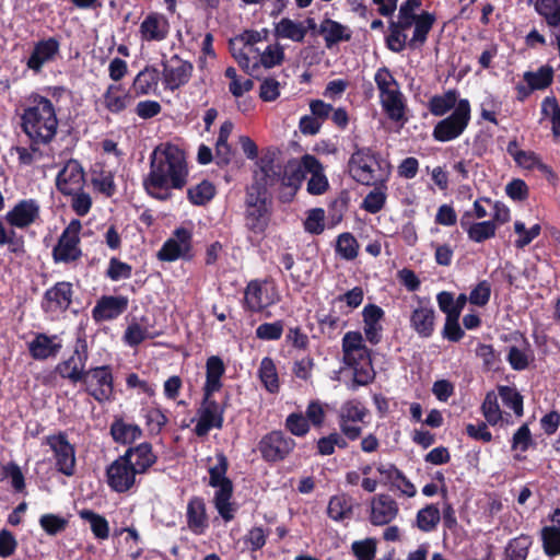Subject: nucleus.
<instances>
[{
	"mask_svg": "<svg viewBox=\"0 0 560 560\" xmlns=\"http://www.w3.org/2000/svg\"><path fill=\"white\" fill-rule=\"evenodd\" d=\"M374 82L380 93V104L387 117L397 122L407 121L406 98L392 71L386 66L378 68L374 74Z\"/></svg>",
	"mask_w": 560,
	"mask_h": 560,
	"instance_id": "obj_4",
	"label": "nucleus"
},
{
	"mask_svg": "<svg viewBox=\"0 0 560 560\" xmlns=\"http://www.w3.org/2000/svg\"><path fill=\"white\" fill-rule=\"evenodd\" d=\"M532 545L527 535H521L511 539L504 549V560H526Z\"/></svg>",
	"mask_w": 560,
	"mask_h": 560,
	"instance_id": "obj_47",
	"label": "nucleus"
},
{
	"mask_svg": "<svg viewBox=\"0 0 560 560\" xmlns=\"http://www.w3.org/2000/svg\"><path fill=\"white\" fill-rule=\"evenodd\" d=\"M325 211L322 208L311 209L304 221V230L313 235H319L325 230Z\"/></svg>",
	"mask_w": 560,
	"mask_h": 560,
	"instance_id": "obj_64",
	"label": "nucleus"
},
{
	"mask_svg": "<svg viewBox=\"0 0 560 560\" xmlns=\"http://www.w3.org/2000/svg\"><path fill=\"white\" fill-rule=\"evenodd\" d=\"M230 399L229 393H225L221 401H217L215 398L202 397L197 409L198 420L194 428V433L198 438L207 436L212 429H223L224 413L231 406Z\"/></svg>",
	"mask_w": 560,
	"mask_h": 560,
	"instance_id": "obj_9",
	"label": "nucleus"
},
{
	"mask_svg": "<svg viewBox=\"0 0 560 560\" xmlns=\"http://www.w3.org/2000/svg\"><path fill=\"white\" fill-rule=\"evenodd\" d=\"M266 284L267 281L259 279L250 280L247 283L242 299V307L245 312L250 314L262 313L279 301L276 288L272 287L269 292Z\"/></svg>",
	"mask_w": 560,
	"mask_h": 560,
	"instance_id": "obj_13",
	"label": "nucleus"
},
{
	"mask_svg": "<svg viewBox=\"0 0 560 560\" xmlns=\"http://www.w3.org/2000/svg\"><path fill=\"white\" fill-rule=\"evenodd\" d=\"M284 428L292 435L298 438L305 436L311 430V425L302 412L290 413L285 418Z\"/></svg>",
	"mask_w": 560,
	"mask_h": 560,
	"instance_id": "obj_60",
	"label": "nucleus"
},
{
	"mask_svg": "<svg viewBox=\"0 0 560 560\" xmlns=\"http://www.w3.org/2000/svg\"><path fill=\"white\" fill-rule=\"evenodd\" d=\"M50 447L58 472L72 477L75 474L77 458L75 447L68 440L65 431L47 435L43 442Z\"/></svg>",
	"mask_w": 560,
	"mask_h": 560,
	"instance_id": "obj_11",
	"label": "nucleus"
},
{
	"mask_svg": "<svg viewBox=\"0 0 560 560\" xmlns=\"http://www.w3.org/2000/svg\"><path fill=\"white\" fill-rule=\"evenodd\" d=\"M81 230L82 224L79 219H72L63 229L51 250L55 264L72 265L81 259L83 256L80 237Z\"/></svg>",
	"mask_w": 560,
	"mask_h": 560,
	"instance_id": "obj_8",
	"label": "nucleus"
},
{
	"mask_svg": "<svg viewBox=\"0 0 560 560\" xmlns=\"http://www.w3.org/2000/svg\"><path fill=\"white\" fill-rule=\"evenodd\" d=\"M258 372L265 388L271 394L277 393L279 390V378L273 361L270 358H264Z\"/></svg>",
	"mask_w": 560,
	"mask_h": 560,
	"instance_id": "obj_50",
	"label": "nucleus"
},
{
	"mask_svg": "<svg viewBox=\"0 0 560 560\" xmlns=\"http://www.w3.org/2000/svg\"><path fill=\"white\" fill-rule=\"evenodd\" d=\"M421 7V0H406L400 4L398 21L395 26L398 28H410L419 14L415 10Z\"/></svg>",
	"mask_w": 560,
	"mask_h": 560,
	"instance_id": "obj_54",
	"label": "nucleus"
},
{
	"mask_svg": "<svg viewBox=\"0 0 560 560\" xmlns=\"http://www.w3.org/2000/svg\"><path fill=\"white\" fill-rule=\"evenodd\" d=\"M161 65L164 88L172 92L186 85L194 71L192 63L182 59L178 55H173L168 59H165V55H163Z\"/></svg>",
	"mask_w": 560,
	"mask_h": 560,
	"instance_id": "obj_14",
	"label": "nucleus"
},
{
	"mask_svg": "<svg viewBox=\"0 0 560 560\" xmlns=\"http://www.w3.org/2000/svg\"><path fill=\"white\" fill-rule=\"evenodd\" d=\"M186 523L195 535H203L209 528V516L202 497L192 495L186 508Z\"/></svg>",
	"mask_w": 560,
	"mask_h": 560,
	"instance_id": "obj_25",
	"label": "nucleus"
},
{
	"mask_svg": "<svg viewBox=\"0 0 560 560\" xmlns=\"http://www.w3.org/2000/svg\"><path fill=\"white\" fill-rule=\"evenodd\" d=\"M214 196L215 187L208 179H203L196 186H191L187 189V199L194 206H205L212 200Z\"/></svg>",
	"mask_w": 560,
	"mask_h": 560,
	"instance_id": "obj_42",
	"label": "nucleus"
},
{
	"mask_svg": "<svg viewBox=\"0 0 560 560\" xmlns=\"http://www.w3.org/2000/svg\"><path fill=\"white\" fill-rule=\"evenodd\" d=\"M343 362L353 369V382L364 386L374 380L371 364L373 352H342Z\"/></svg>",
	"mask_w": 560,
	"mask_h": 560,
	"instance_id": "obj_24",
	"label": "nucleus"
},
{
	"mask_svg": "<svg viewBox=\"0 0 560 560\" xmlns=\"http://www.w3.org/2000/svg\"><path fill=\"white\" fill-rule=\"evenodd\" d=\"M171 31L168 19L160 12H149L139 26V35L142 42H163Z\"/></svg>",
	"mask_w": 560,
	"mask_h": 560,
	"instance_id": "obj_22",
	"label": "nucleus"
},
{
	"mask_svg": "<svg viewBox=\"0 0 560 560\" xmlns=\"http://www.w3.org/2000/svg\"><path fill=\"white\" fill-rule=\"evenodd\" d=\"M441 521V512L435 504H427L420 509L416 516V525L423 533L436 529Z\"/></svg>",
	"mask_w": 560,
	"mask_h": 560,
	"instance_id": "obj_40",
	"label": "nucleus"
},
{
	"mask_svg": "<svg viewBox=\"0 0 560 560\" xmlns=\"http://www.w3.org/2000/svg\"><path fill=\"white\" fill-rule=\"evenodd\" d=\"M149 173L143 177L144 191L153 199L166 201L172 190H182L188 183L186 152L171 142L160 143L151 152Z\"/></svg>",
	"mask_w": 560,
	"mask_h": 560,
	"instance_id": "obj_1",
	"label": "nucleus"
},
{
	"mask_svg": "<svg viewBox=\"0 0 560 560\" xmlns=\"http://www.w3.org/2000/svg\"><path fill=\"white\" fill-rule=\"evenodd\" d=\"M537 443L533 439L528 423H523L513 434L511 440V450L527 452L529 448H536Z\"/></svg>",
	"mask_w": 560,
	"mask_h": 560,
	"instance_id": "obj_53",
	"label": "nucleus"
},
{
	"mask_svg": "<svg viewBox=\"0 0 560 560\" xmlns=\"http://www.w3.org/2000/svg\"><path fill=\"white\" fill-rule=\"evenodd\" d=\"M285 58L284 49L280 44L268 45L266 49L260 54L259 67L262 66L266 69L273 68L283 62Z\"/></svg>",
	"mask_w": 560,
	"mask_h": 560,
	"instance_id": "obj_59",
	"label": "nucleus"
},
{
	"mask_svg": "<svg viewBox=\"0 0 560 560\" xmlns=\"http://www.w3.org/2000/svg\"><path fill=\"white\" fill-rule=\"evenodd\" d=\"M553 69L549 65L541 66L537 71H526L523 75L525 82L535 90H545L552 84Z\"/></svg>",
	"mask_w": 560,
	"mask_h": 560,
	"instance_id": "obj_45",
	"label": "nucleus"
},
{
	"mask_svg": "<svg viewBox=\"0 0 560 560\" xmlns=\"http://www.w3.org/2000/svg\"><path fill=\"white\" fill-rule=\"evenodd\" d=\"M113 440L122 445H130L142 435V429L138 424H130L122 418H116L109 428Z\"/></svg>",
	"mask_w": 560,
	"mask_h": 560,
	"instance_id": "obj_32",
	"label": "nucleus"
},
{
	"mask_svg": "<svg viewBox=\"0 0 560 560\" xmlns=\"http://www.w3.org/2000/svg\"><path fill=\"white\" fill-rule=\"evenodd\" d=\"M498 392L503 405L511 408L516 417L524 415V398L515 387L501 385L498 387Z\"/></svg>",
	"mask_w": 560,
	"mask_h": 560,
	"instance_id": "obj_48",
	"label": "nucleus"
},
{
	"mask_svg": "<svg viewBox=\"0 0 560 560\" xmlns=\"http://www.w3.org/2000/svg\"><path fill=\"white\" fill-rule=\"evenodd\" d=\"M276 38L291 39L292 42L302 43L307 34L302 22H295L289 18L281 19L275 26Z\"/></svg>",
	"mask_w": 560,
	"mask_h": 560,
	"instance_id": "obj_36",
	"label": "nucleus"
},
{
	"mask_svg": "<svg viewBox=\"0 0 560 560\" xmlns=\"http://www.w3.org/2000/svg\"><path fill=\"white\" fill-rule=\"evenodd\" d=\"M269 534V528H264L262 526H253L244 535L243 542L247 550L250 552H256L265 547Z\"/></svg>",
	"mask_w": 560,
	"mask_h": 560,
	"instance_id": "obj_52",
	"label": "nucleus"
},
{
	"mask_svg": "<svg viewBox=\"0 0 560 560\" xmlns=\"http://www.w3.org/2000/svg\"><path fill=\"white\" fill-rule=\"evenodd\" d=\"M88 360V352H73V354L62 362H60L56 372L62 377L68 378L72 383H83L85 377V364Z\"/></svg>",
	"mask_w": 560,
	"mask_h": 560,
	"instance_id": "obj_29",
	"label": "nucleus"
},
{
	"mask_svg": "<svg viewBox=\"0 0 560 560\" xmlns=\"http://www.w3.org/2000/svg\"><path fill=\"white\" fill-rule=\"evenodd\" d=\"M160 81V72L153 67H145L133 80L136 95H148L155 92Z\"/></svg>",
	"mask_w": 560,
	"mask_h": 560,
	"instance_id": "obj_37",
	"label": "nucleus"
},
{
	"mask_svg": "<svg viewBox=\"0 0 560 560\" xmlns=\"http://www.w3.org/2000/svg\"><path fill=\"white\" fill-rule=\"evenodd\" d=\"M458 91L456 89L447 90L443 94H436L430 97L428 109L433 116L442 117L451 109H455L458 103Z\"/></svg>",
	"mask_w": 560,
	"mask_h": 560,
	"instance_id": "obj_34",
	"label": "nucleus"
},
{
	"mask_svg": "<svg viewBox=\"0 0 560 560\" xmlns=\"http://www.w3.org/2000/svg\"><path fill=\"white\" fill-rule=\"evenodd\" d=\"M374 164L380 167V154L370 147L353 144V152L348 161L350 176L365 186L377 185L378 178Z\"/></svg>",
	"mask_w": 560,
	"mask_h": 560,
	"instance_id": "obj_6",
	"label": "nucleus"
},
{
	"mask_svg": "<svg viewBox=\"0 0 560 560\" xmlns=\"http://www.w3.org/2000/svg\"><path fill=\"white\" fill-rule=\"evenodd\" d=\"M82 384L95 400H109L114 394L112 369L103 365L88 370Z\"/></svg>",
	"mask_w": 560,
	"mask_h": 560,
	"instance_id": "obj_15",
	"label": "nucleus"
},
{
	"mask_svg": "<svg viewBox=\"0 0 560 560\" xmlns=\"http://www.w3.org/2000/svg\"><path fill=\"white\" fill-rule=\"evenodd\" d=\"M385 179L381 178L377 185H374L375 188L371 190L362 201V209L366 212L375 214L378 213L386 203L387 195H386V185L384 184Z\"/></svg>",
	"mask_w": 560,
	"mask_h": 560,
	"instance_id": "obj_39",
	"label": "nucleus"
},
{
	"mask_svg": "<svg viewBox=\"0 0 560 560\" xmlns=\"http://www.w3.org/2000/svg\"><path fill=\"white\" fill-rule=\"evenodd\" d=\"M73 294V284L70 281H58L44 292L40 308L46 314L65 313L72 304Z\"/></svg>",
	"mask_w": 560,
	"mask_h": 560,
	"instance_id": "obj_16",
	"label": "nucleus"
},
{
	"mask_svg": "<svg viewBox=\"0 0 560 560\" xmlns=\"http://www.w3.org/2000/svg\"><path fill=\"white\" fill-rule=\"evenodd\" d=\"M436 21V16L434 13L422 11L416 21H413L415 30L412 38L409 40L408 46L410 48H416L418 46H422L427 39L430 31L432 30L434 23Z\"/></svg>",
	"mask_w": 560,
	"mask_h": 560,
	"instance_id": "obj_35",
	"label": "nucleus"
},
{
	"mask_svg": "<svg viewBox=\"0 0 560 560\" xmlns=\"http://www.w3.org/2000/svg\"><path fill=\"white\" fill-rule=\"evenodd\" d=\"M65 196L71 197V209L78 217H85L93 205L92 197L89 192L82 190L73 194H66Z\"/></svg>",
	"mask_w": 560,
	"mask_h": 560,
	"instance_id": "obj_63",
	"label": "nucleus"
},
{
	"mask_svg": "<svg viewBox=\"0 0 560 560\" xmlns=\"http://www.w3.org/2000/svg\"><path fill=\"white\" fill-rule=\"evenodd\" d=\"M122 456H127L128 463H131L132 468L139 475L145 474L158 460L152 444L149 442L128 447Z\"/></svg>",
	"mask_w": 560,
	"mask_h": 560,
	"instance_id": "obj_28",
	"label": "nucleus"
},
{
	"mask_svg": "<svg viewBox=\"0 0 560 560\" xmlns=\"http://www.w3.org/2000/svg\"><path fill=\"white\" fill-rule=\"evenodd\" d=\"M43 142H34V139H30V147H13L11 150L15 151L18 154L19 164L21 166H31L37 159L43 156V152L39 149V145Z\"/></svg>",
	"mask_w": 560,
	"mask_h": 560,
	"instance_id": "obj_57",
	"label": "nucleus"
},
{
	"mask_svg": "<svg viewBox=\"0 0 560 560\" xmlns=\"http://www.w3.org/2000/svg\"><path fill=\"white\" fill-rule=\"evenodd\" d=\"M215 465L208 469V485L215 489L212 502L218 514L225 523H229L234 520L238 510L237 503L232 500L234 493L233 481L226 476L230 463L223 452L215 454Z\"/></svg>",
	"mask_w": 560,
	"mask_h": 560,
	"instance_id": "obj_3",
	"label": "nucleus"
},
{
	"mask_svg": "<svg viewBox=\"0 0 560 560\" xmlns=\"http://www.w3.org/2000/svg\"><path fill=\"white\" fill-rule=\"evenodd\" d=\"M258 451L264 462L269 465L284 462L296 447V442L282 430H272L258 442Z\"/></svg>",
	"mask_w": 560,
	"mask_h": 560,
	"instance_id": "obj_10",
	"label": "nucleus"
},
{
	"mask_svg": "<svg viewBox=\"0 0 560 560\" xmlns=\"http://www.w3.org/2000/svg\"><path fill=\"white\" fill-rule=\"evenodd\" d=\"M353 506L351 499L346 493L332 495L327 506V515L334 521L340 522L352 516Z\"/></svg>",
	"mask_w": 560,
	"mask_h": 560,
	"instance_id": "obj_38",
	"label": "nucleus"
},
{
	"mask_svg": "<svg viewBox=\"0 0 560 560\" xmlns=\"http://www.w3.org/2000/svg\"><path fill=\"white\" fill-rule=\"evenodd\" d=\"M317 32L324 36L325 46L328 49L340 42H349L352 37L351 31L346 25L329 18L322 21Z\"/></svg>",
	"mask_w": 560,
	"mask_h": 560,
	"instance_id": "obj_31",
	"label": "nucleus"
},
{
	"mask_svg": "<svg viewBox=\"0 0 560 560\" xmlns=\"http://www.w3.org/2000/svg\"><path fill=\"white\" fill-rule=\"evenodd\" d=\"M128 305L126 295H102L92 308V318L95 323L116 319L128 310Z\"/></svg>",
	"mask_w": 560,
	"mask_h": 560,
	"instance_id": "obj_21",
	"label": "nucleus"
},
{
	"mask_svg": "<svg viewBox=\"0 0 560 560\" xmlns=\"http://www.w3.org/2000/svg\"><path fill=\"white\" fill-rule=\"evenodd\" d=\"M514 232L518 234L514 245L516 248L522 249L533 242L541 232L540 224H534L530 229H526L525 223L522 221L514 222Z\"/></svg>",
	"mask_w": 560,
	"mask_h": 560,
	"instance_id": "obj_58",
	"label": "nucleus"
},
{
	"mask_svg": "<svg viewBox=\"0 0 560 560\" xmlns=\"http://www.w3.org/2000/svg\"><path fill=\"white\" fill-rule=\"evenodd\" d=\"M60 55V40L56 36L37 40L26 60L27 69L35 74L43 71L46 63L55 61Z\"/></svg>",
	"mask_w": 560,
	"mask_h": 560,
	"instance_id": "obj_18",
	"label": "nucleus"
},
{
	"mask_svg": "<svg viewBox=\"0 0 560 560\" xmlns=\"http://www.w3.org/2000/svg\"><path fill=\"white\" fill-rule=\"evenodd\" d=\"M103 105L114 115H119L129 106L132 96L121 84H109L102 95Z\"/></svg>",
	"mask_w": 560,
	"mask_h": 560,
	"instance_id": "obj_30",
	"label": "nucleus"
},
{
	"mask_svg": "<svg viewBox=\"0 0 560 560\" xmlns=\"http://www.w3.org/2000/svg\"><path fill=\"white\" fill-rule=\"evenodd\" d=\"M359 243L350 232H343L338 235L336 242V253L346 260H353L359 254Z\"/></svg>",
	"mask_w": 560,
	"mask_h": 560,
	"instance_id": "obj_49",
	"label": "nucleus"
},
{
	"mask_svg": "<svg viewBox=\"0 0 560 560\" xmlns=\"http://www.w3.org/2000/svg\"><path fill=\"white\" fill-rule=\"evenodd\" d=\"M106 278L112 281L126 280L132 276V266L121 261L117 257H112L105 271Z\"/></svg>",
	"mask_w": 560,
	"mask_h": 560,
	"instance_id": "obj_61",
	"label": "nucleus"
},
{
	"mask_svg": "<svg viewBox=\"0 0 560 560\" xmlns=\"http://www.w3.org/2000/svg\"><path fill=\"white\" fill-rule=\"evenodd\" d=\"M307 171L303 166V156L299 162L289 161L282 171V183L281 186L288 188L289 195L281 194L279 200L281 202H290L294 198L299 190L303 179L305 178Z\"/></svg>",
	"mask_w": 560,
	"mask_h": 560,
	"instance_id": "obj_26",
	"label": "nucleus"
},
{
	"mask_svg": "<svg viewBox=\"0 0 560 560\" xmlns=\"http://www.w3.org/2000/svg\"><path fill=\"white\" fill-rule=\"evenodd\" d=\"M58 118L52 102L38 93H32L26 98V105L21 115V128L28 139L34 142L49 144L58 130Z\"/></svg>",
	"mask_w": 560,
	"mask_h": 560,
	"instance_id": "obj_2",
	"label": "nucleus"
},
{
	"mask_svg": "<svg viewBox=\"0 0 560 560\" xmlns=\"http://www.w3.org/2000/svg\"><path fill=\"white\" fill-rule=\"evenodd\" d=\"M398 512V504L389 494H376L371 500L369 521L374 526L388 525Z\"/></svg>",
	"mask_w": 560,
	"mask_h": 560,
	"instance_id": "obj_23",
	"label": "nucleus"
},
{
	"mask_svg": "<svg viewBox=\"0 0 560 560\" xmlns=\"http://www.w3.org/2000/svg\"><path fill=\"white\" fill-rule=\"evenodd\" d=\"M497 224L492 221L476 222L468 230V238L475 243H483L495 236Z\"/></svg>",
	"mask_w": 560,
	"mask_h": 560,
	"instance_id": "obj_56",
	"label": "nucleus"
},
{
	"mask_svg": "<svg viewBox=\"0 0 560 560\" xmlns=\"http://www.w3.org/2000/svg\"><path fill=\"white\" fill-rule=\"evenodd\" d=\"M145 427L150 436L159 435L168 423V418L161 407H148L142 410Z\"/></svg>",
	"mask_w": 560,
	"mask_h": 560,
	"instance_id": "obj_41",
	"label": "nucleus"
},
{
	"mask_svg": "<svg viewBox=\"0 0 560 560\" xmlns=\"http://www.w3.org/2000/svg\"><path fill=\"white\" fill-rule=\"evenodd\" d=\"M156 257L160 261L172 262L177 259L191 260L192 255V233L190 230L180 226L173 232V236L167 238Z\"/></svg>",
	"mask_w": 560,
	"mask_h": 560,
	"instance_id": "obj_12",
	"label": "nucleus"
},
{
	"mask_svg": "<svg viewBox=\"0 0 560 560\" xmlns=\"http://www.w3.org/2000/svg\"><path fill=\"white\" fill-rule=\"evenodd\" d=\"M278 183H282V171L279 166H275L272 162L262 165L259 173L256 172L254 182L250 185H264L265 195L269 196L268 187H272Z\"/></svg>",
	"mask_w": 560,
	"mask_h": 560,
	"instance_id": "obj_43",
	"label": "nucleus"
},
{
	"mask_svg": "<svg viewBox=\"0 0 560 560\" xmlns=\"http://www.w3.org/2000/svg\"><path fill=\"white\" fill-rule=\"evenodd\" d=\"M481 412L490 425H497L500 421H503V413L498 402V395L491 390L486 394V397L481 404Z\"/></svg>",
	"mask_w": 560,
	"mask_h": 560,
	"instance_id": "obj_51",
	"label": "nucleus"
},
{
	"mask_svg": "<svg viewBox=\"0 0 560 560\" xmlns=\"http://www.w3.org/2000/svg\"><path fill=\"white\" fill-rule=\"evenodd\" d=\"M154 334L149 327L139 323L130 324L125 331V340L130 347H137L145 339H152Z\"/></svg>",
	"mask_w": 560,
	"mask_h": 560,
	"instance_id": "obj_62",
	"label": "nucleus"
},
{
	"mask_svg": "<svg viewBox=\"0 0 560 560\" xmlns=\"http://www.w3.org/2000/svg\"><path fill=\"white\" fill-rule=\"evenodd\" d=\"M471 119V107L467 98L458 101L452 114L435 124L432 137L439 142H448L460 137Z\"/></svg>",
	"mask_w": 560,
	"mask_h": 560,
	"instance_id": "obj_7",
	"label": "nucleus"
},
{
	"mask_svg": "<svg viewBox=\"0 0 560 560\" xmlns=\"http://www.w3.org/2000/svg\"><path fill=\"white\" fill-rule=\"evenodd\" d=\"M40 215V206L36 199H22L7 212L4 219L9 225L25 229L35 223Z\"/></svg>",
	"mask_w": 560,
	"mask_h": 560,
	"instance_id": "obj_20",
	"label": "nucleus"
},
{
	"mask_svg": "<svg viewBox=\"0 0 560 560\" xmlns=\"http://www.w3.org/2000/svg\"><path fill=\"white\" fill-rule=\"evenodd\" d=\"M82 520L91 525V530L95 538L105 540L109 537V525L107 520L92 510L83 509L79 512Z\"/></svg>",
	"mask_w": 560,
	"mask_h": 560,
	"instance_id": "obj_46",
	"label": "nucleus"
},
{
	"mask_svg": "<svg viewBox=\"0 0 560 560\" xmlns=\"http://www.w3.org/2000/svg\"><path fill=\"white\" fill-rule=\"evenodd\" d=\"M244 221L246 229L262 235L269 226L272 214L271 198L265 195L264 185H249L245 190Z\"/></svg>",
	"mask_w": 560,
	"mask_h": 560,
	"instance_id": "obj_5",
	"label": "nucleus"
},
{
	"mask_svg": "<svg viewBox=\"0 0 560 560\" xmlns=\"http://www.w3.org/2000/svg\"><path fill=\"white\" fill-rule=\"evenodd\" d=\"M369 415V410L362 402L351 399L342 404L338 413V421L345 422H363Z\"/></svg>",
	"mask_w": 560,
	"mask_h": 560,
	"instance_id": "obj_44",
	"label": "nucleus"
},
{
	"mask_svg": "<svg viewBox=\"0 0 560 560\" xmlns=\"http://www.w3.org/2000/svg\"><path fill=\"white\" fill-rule=\"evenodd\" d=\"M434 319L435 312L432 307L419 306L411 313L410 324L421 337L428 338L434 331Z\"/></svg>",
	"mask_w": 560,
	"mask_h": 560,
	"instance_id": "obj_33",
	"label": "nucleus"
},
{
	"mask_svg": "<svg viewBox=\"0 0 560 560\" xmlns=\"http://www.w3.org/2000/svg\"><path fill=\"white\" fill-rule=\"evenodd\" d=\"M303 166L307 174H311V178L307 182L308 194L318 196L326 192L329 188V183L319 160L312 154H305L303 155Z\"/></svg>",
	"mask_w": 560,
	"mask_h": 560,
	"instance_id": "obj_27",
	"label": "nucleus"
},
{
	"mask_svg": "<svg viewBox=\"0 0 560 560\" xmlns=\"http://www.w3.org/2000/svg\"><path fill=\"white\" fill-rule=\"evenodd\" d=\"M85 185V173L78 160L70 159L56 176V187L61 195L82 190Z\"/></svg>",
	"mask_w": 560,
	"mask_h": 560,
	"instance_id": "obj_19",
	"label": "nucleus"
},
{
	"mask_svg": "<svg viewBox=\"0 0 560 560\" xmlns=\"http://www.w3.org/2000/svg\"><path fill=\"white\" fill-rule=\"evenodd\" d=\"M139 475L127 456H118L107 468L106 479L108 487L118 493L129 491L136 483V476Z\"/></svg>",
	"mask_w": 560,
	"mask_h": 560,
	"instance_id": "obj_17",
	"label": "nucleus"
},
{
	"mask_svg": "<svg viewBox=\"0 0 560 560\" xmlns=\"http://www.w3.org/2000/svg\"><path fill=\"white\" fill-rule=\"evenodd\" d=\"M540 537L547 556L556 557L560 555V529L544 526L540 530Z\"/></svg>",
	"mask_w": 560,
	"mask_h": 560,
	"instance_id": "obj_55",
	"label": "nucleus"
}]
</instances>
